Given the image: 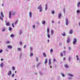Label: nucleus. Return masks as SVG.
Masks as SVG:
<instances>
[{
	"label": "nucleus",
	"mask_w": 80,
	"mask_h": 80,
	"mask_svg": "<svg viewBox=\"0 0 80 80\" xmlns=\"http://www.w3.org/2000/svg\"><path fill=\"white\" fill-rule=\"evenodd\" d=\"M50 31V30L49 29V28H47V32L48 33V38H50V35H49V32Z\"/></svg>",
	"instance_id": "f257e3e1"
},
{
	"label": "nucleus",
	"mask_w": 80,
	"mask_h": 80,
	"mask_svg": "<svg viewBox=\"0 0 80 80\" xmlns=\"http://www.w3.org/2000/svg\"><path fill=\"white\" fill-rule=\"evenodd\" d=\"M77 42V39L76 38H74V39L73 41V44H75V43Z\"/></svg>",
	"instance_id": "f03ea898"
},
{
	"label": "nucleus",
	"mask_w": 80,
	"mask_h": 80,
	"mask_svg": "<svg viewBox=\"0 0 80 80\" xmlns=\"http://www.w3.org/2000/svg\"><path fill=\"white\" fill-rule=\"evenodd\" d=\"M38 9H40V12H42V8H41V5H40L38 7Z\"/></svg>",
	"instance_id": "7ed1b4c3"
},
{
	"label": "nucleus",
	"mask_w": 80,
	"mask_h": 80,
	"mask_svg": "<svg viewBox=\"0 0 80 80\" xmlns=\"http://www.w3.org/2000/svg\"><path fill=\"white\" fill-rule=\"evenodd\" d=\"M11 74H12V71H9V72H8V75L10 76Z\"/></svg>",
	"instance_id": "20e7f679"
},
{
	"label": "nucleus",
	"mask_w": 80,
	"mask_h": 80,
	"mask_svg": "<svg viewBox=\"0 0 80 80\" xmlns=\"http://www.w3.org/2000/svg\"><path fill=\"white\" fill-rule=\"evenodd\" d=\"M12 12H9V18H11V13H12Z\"/></svg>",
	"instance_id": "39448f33"
},
{
	"label": "nucleus",
	"mask_w": 80,
	"mask_h": 80,
	"mask_svg": "<svg viewBox=\"0 0 80 80\" xmlns=\"http://www.w3.org/2000/svg\"><path fill=\"white\" fill-rule=\"evenodd\" d=\"M1 17H2V18L4 17V16H3V12H1Z\"/></svg>",
	"instance_id": "423d86ee"
},
{
	"label": "nucleus",
	"mask_w": 80,
	"mask_h": 80,
	"mask_svg": "<svg viewBox=\"0 0 80 80\" xmlns=\"http://www.w3.org/2000/svg\"><path fill=\"white\" fill-rule=\"evenodd\" d=\"M69 33L70 34H72V33H73V31L71 29L70 31H69Z\"/></svg>",
	"instance_id": "0eeeda50"
},
{
	"label": "nucleus",
	"mask_w": 80,
	"mask_h": 80,
	"mask_svg": "<svg viewBox=\"0 0 80 80\" xmlns=\"http://www.w3.org/2000/svg\"><path fill=\"white\" fill-rule=\"evenodd\" d=\"M64 67L65 68H68V66L66 64L64 65Z\"/></svg>",
	"instance_id": "6e6552de"
},
{
	"label": "nucleus",
	"mask_w": 80,
	"mask_h": 80,
	"mask_svg": "<svg viewBox=\"0 0 80 80\" xmlns=\"http://www.w3.org/2000/svg\"><path fill=\"white\" fill-rule=\"evenodd\" d=\"M51 59H49V63L48 64L49 65H51Z\"/></svg>",
	"instance_id": "1a4fd4ad"
},
{
	"label": "nucleus",
	"mask_w": 80,
	"mask_h": 80,
	"mask_svg": "<svg viewBox=\"0 0 80 80\" xmlns=\"http://www.w3.org/2000/svg\"><path fill=\"white\" fill-rule=\"evenodd\" d=\"M6 24L7 26H9L10 25V23L9 22H6Z\"/></svg>",
	"instance_id": "9d476101"
},
{
	"label": "nucleus",
	"mask_w": 80,
	"mask_h": 80,
	"mask_svg": "<svg viewBox=\"0 0 80 80\" xmlns=\"http://www.w3.org/2000/svg\"><path fill=\"white\" fill-rule=\"evenodd\" d=\"M8 48H12V46L10 45L8 46Z\"/></svg>",
	"instance_id": "9b49d317"
},
{
	"label": "nucleus",
	"mask_w": 80,
	"mask_h": 80,
	"mask_svg": "<svg viewBox=\"0 0 80 80\" xmlns=\"http://www.w3.org/2000/svg\"><path fill=\"white\" fill-rule=\"evenodd\" d=\"M58 17H59V18H60L61 17H62V14L61 13H59L58 14Z\"/></svg>",
	"instance_id": "f8f14e48"
},
{
	"label": "nucleus",
	"mask_w": 80,
	"mask_h": 80,
	"mask_svg": "<svg viewBox=\"0 0 80 80\" xmlns=\"http://www.w3.org/2000/svg\"><path fill=\"white\" fill-rule=\"evenodd\" d=\"M66 25H68V20H67V21H66Z\"/></svg>",
	"instance_id": "ddd939ff"
},
{
	"label": "nucleus",
	"mask_w": 80,
	"mask_h": 80,
	"mask_svg": "<svg viewBox=\"0 0 80 80\" xmlns=\"http://www.w3.org/2000/svg\"><path fill=\"white\" fill-rule=\"evenodd\" d=\"M42 24H43L44 25L45 24V21H42Z\"/></svg>",
	"instance_id": "4468645a"
},
{
	"label": "nucleus",
	"mask_w": 80,
	"mask_h": 80,
	"mask_svg": "<svg viewBox=\"0 0 80 80\" xmlns=\"http://www.w3.org/2000/svg\"><path fill=\"white\" fill-rule=\"evenodd\" d=\"M29 17H32V12H30L29 13Z\"/></svg>",
	"instance_id": "2eb2a0df"
},
{
	"label": "nucleus",
	"mask_w": 80,
	"mask_h": 80,
	"mask_svg": "<svg viewBox=\"0 0 80 80\" xmlns=\"http://www.w3.org/2000/svg\"><path fill=\"white\" fill-rule=\"evenodd\" d=\"M67 43H69L70 42V38H68V39L67 40Z\"/></svg>",
	"instance_id": "dca6fc26"
},
{
	"label": "nucleus",
	"mask_w": 80,
	"mask_h": 80,
	"mask_svg": "<svg viewBox=\"0 0 80 80\" xmlns=\"http://www.w3.org/2000/svg\"><path fill=\"white\" fill-rule=\"evenodd\" d=\"M43 56H44L45 57H47V55H46V54H45V53H43Z\"/></svg>",
	"instance_id": "f3484780"
},
{
	"label": "nucleus",
	"mask_w": 80,
	"mask_h": 80,
	"mask_svg": "<svg viewBox=\"0 0 80 80\" xmlns=\"http://www.w3.org/2000/svg\"><path fill=\"white\" fill-rule=\"evenodd\" d=\"M47 61H48L47 59H46L45 60V62H44V63H45V64H46V63H47Z\"/></svg>",
	"instance_id": "a211bd4d"
},
{
	"label": "nucleus",
	"mask_w": 80,
	"mask_h": 80,
	"mask_svg": "<svg viewBox=\"0 0 80 80\" xmlns=\"http://www.w3.org/2000/svg\"><path fill=\"white\" fill-rule=\"evenodd\" d=\"M18 50L19 51H21L22 49L20 48H18Z\"/></svg>",
	"instance_id": "6ab92c4d"
},
{
	"label": "nucleus",
	"mask_w": 80,
	"mask_h": 80,
	"mask_svg": "<svg viewBox=\"0 0 80 80\" xmlns=\"http://www.w3.org/2000/svg\"><path fill=\"white\" fill-rule=\"evenodd\" d=\"M51 13L52 14H54V13H55V12H54V11H51Z\"/></svg>",
	"instance_id": "aec40b11"
},
{
	"label": "nucleus",
	"mask_w": 80,
	"mask_h": 80,
	"mask_svg": "<svg viewBox=\"0 0 80 80\" xmlns=\"http://www.w3.org/2000/svg\"><path fill=\"white\" fill-rule=\"evenodd\" d=\"M80 5V2H78L77 4V6L78 7H79V5Z\"/></svg>",
	"instance_id": "412c9836"
},
{
	"label": "nucleus",
	"mask_w": 80,
	"mask_h": 80,
	"mask_svg": "<svg viewBox=\"0 0 80 80\" xmlns=\"http://www.w3.org/2000/svg\"><path fill=\"white\" fill-rule=\"evenodd\" d=\"M68 75H69L70 77H73V75L71 74H68Z\"/></svg>",
	"instance_id": "4be33fe9"
},
{
	"label": "nucleus",
	"mask_w": 80,
	"mask_h": 80,
	"mask_svg": "<svg viewBox=\"0 0 80 80\" xmlns=\"http://www.w3.org/2000/svg\"><path fill=\"white\" fill-rule=\"evenodd\" d=\"M80 11L79 10H77V13H80Z\"/></svg>",
	"instance_id": "5701e85b"
},
{
	"label": "nucleus",
	"mask_w": 80,
	"mask_h": 80,
	"mask_svg": "<svg viewBox=\"0 0 80 80\" xmlns=\"http://www.w3.org/2000/svg\"><path fill=\"white\" fill-rule=\"evenodd\" d=\"M33 53H31L30 55V57H32L33 56Z\"/></svg>",
	"instance_id": "b1692460"
},
{
	"label": "nucleus",
	"mask_w": 80,
	"mask_h": 80,
	"mask_svg": "<svg viewBox=\"0 0 80 80\" xmlns=\"http://www.w3.org/2000/svg\"><path fill=\"white\" fill-rule=\"evenodd\" d=\"M63 52V54H64V55H65V53H66V52H65V51H64Z\"/></svg>",
	"instance_id": "393cba45"
},
{
	"label": "nucleus",
	"mask_w": 80,
	"mask_h": 80,
	"mask_svg": "<svg viewBox=\"0 0 80 80\" xmlns=\"http://www.w3.org/2000/svg\"><path fill=\"white\" fill-rule=\"evenodd\" d=\"M14 37V35L13 34H11L10 35V37Z\"/></svg>",
	"instance_id": "a878e982"
},
{
	"label": "nucleus",
	"mask_w": 80,
	"mask_h": 80,
	"mask_svg": "<svg viewBox=\"0 0 80 80\" xmlns=\"http://www.w3.org/2000/svg\"><path fill=\"white\" fill-rule=\"evenodd\" d=\"M12 69H13V70H15V68L14 67H13L12 68Z\"/></svg>",
	"instance_id": "bb28decb"
},
{
	"label": "nucleus",
	"mask_w": 80,
	"mask_h": 80,
	"mask_svg": "<svg viewBox=\"0 0 80 80\" xmlns=\"http://www.w3.org/2000/svg\"><path fill=\"white\" fill-rule=\"evenodd\" d=\"M76 58H77V60H78V56H77V55H76Z\"/></svg>",
	"instance_id": "cd10ccee"
},
{
	"label": "nucleus",
	"mask_w": 80,
	"mask_h": 80,
	"mask_svg": "<svg viewBox=\"0 0 80 80\" xmlns=\"http://www.w3.org/2000/svg\"><path fill=\"white\" fill-rule=\"evenodd\" d=\"M3 63H1L0 64V66L1 67H3Z\"/></svg>",
	"instance_id": "c85d7f7f"
},
{
	"label": "nucleus",
	"mask_w": 80,
	"mask_h": 80,
	"mask_svg": "<svg viewBox=\"0 0 80 80\" xmlns=\"http://www.w3.org/2000/svg\"><path fill=\"white\" fill-rule=\"evenodd\" d=\"M60 55L61 56V57H63V53H61L60 54Z\"/></svg>",
	"instance_id": "c756f323"
},
{
	"label": "nucleus",
	"mask_w": 80,
	"mask_h": 80,
	"mask_svg": "<svg viewBox=\"0 0 80 80\" xmlns=\"http://www.w3.org/2000/svg\"><path fill=\"white\" fill-rule=\"evenodd\" d=\"M50 51L51 53H52V52H53V49H51Z\"/></svg>",
	"instance_id": "7c9ffc66"
},
{
	"label": "nucleus",
	"mask_w": 80,
	"mask_h": 80,
	"mask_svg": "<svg viewBox=\"0 0 80 80\" xmlns=\"http://www.w3.org/2000/svg\"><path fill=\"white\" fill-rule=\"evenodd\" d=\"M62 35L63 36H65V33L64 32L63 34H62Z\"/></svg>",
	"instance_id": "2f4dec72"
},
{
	"label": "nucleus",
	"mask_w": 80,
	"mask_h": 80,
	"mask_svg": "<svg viewBox=\"0 0 80 80\" xmlns=\"http://www.w3.org/2000/svg\"><path fill=\"white\" fill-rule=\"evenodd\" d=\"M17 23H18V21H16L15 23V25H16Z\"/></svg>",
	"instance_id": "473e14b6"
},
{
	"label": "nucleus",
	"mask_w": 80,
	"mask_h": 80,
	"mask_svg": "<svg viewBox=\"0 0 80 80\" xmlns=\"http://www.w3.org/2000/svg\"><path fill=\"white\" fill-rule=\"evenodd\" d=\"M22 31H20L19 32V34H20V35H21V34H22Z\"/></svg>",
	"instance_id": "72a5a7b5"
},
{
	"label": "nucleus",
	"mask_w": 80,
	"mask_h": 80,
	"mask_svg": "<svg viewBox=\"0 0 80 80\" xmlns=\"http://www.w3.org/2000/svg\"><path fill=\"white\" fill-rule=\"evenodd\" d=\"M10 43V42H9V41H8L6 43L7 44H8V43Z\"/></svg>",
	"instance_id": "f704fd0d"
},
{
	"label": "nucleus",
	"mask_w": 80,
	"mask_h": 80,
	"mask_svg": "<svg viewBox=\"0 0 80 80\" xmlns=\"http://www.w3.org/2000/svg\"><path fill=\"white\" fill-rule=\"evenodd\" d=\"M61 75H62V77H64L65 76V75H64V74H63V73H61Z\"/></svg>",
	"instance_id": "c9c22d12"
},
{
	"label": "nucleus",
	"mask_w": 80,
	"mask_h": 80,
	"mask_svg": "<svg viewBox=\"0 0 80 80\" xmlns=\"http://www.w3.org/2000/svg\"><path fill=\"white\" fill-rule=\"evenodd\" d=\"M20 44L21 45H22V41H21L20 42Z\"/></svg>",
	"instance_id": "e433bc0d"
},
{
	"label": "nucleus",
	"mask_w": 80,
	"mask_h": 80,
	"mask_svg": "<svg viewBox=\"0 0 80 80\" xmlns=\"http://www.w3.org/2000/svg\"><path fill=\"white\" fill-rule=\"evenodd\" d=\"M15 14V12H13V13H12V15H14Z\"/></svg>",
	"instance_id": "4c0bfd02"
},
{
	"label": "nucleus",
	"mask_w": 80,
	"mask_h": 80,
	"mask_svg": "<svg viewBox=\"0 0 80 80\" xmlns=\"http://www.w3.org/2000/svg\"><path fill=\"white\" fill-rule=\"evenodd\" d=\"M3 51L2 50H0V53H2Z\"/></svg>",
	"instance_id": "58836bf2"
},
{
	"label": "nucleus",
	"mask_w": 80,
	"mask_h": 80,
	"mask_svg": "<svg viewBox=\"0 0 80 80\" xmlns=\"http://www.w3.org/2000/svg\"><path fill=\"white\" fill-rule=\"evenodd\" d=\"M30 50H33V48L32 47H31L30 48Z\"/></svg>",
	"instance_id": "ea45409f"
},
{
	"label": "nucleus",
	"mask_w": 80,
	"mask_h": 80,
	"mask_svg": "<svg viewBox=\"0 0 80 80\" xmlns=\"http://www.w3.org/2000/svg\"><path fill=\"white\" fill-rule=\"evenodd\" d=\"M2 31L3 32H4V31H5V28L3 29L2 30Z\"/></svg>",
	"instance_id": "a19ab883"
},
{
	"label": "nucleus",
	"mask_w": 80,
	"mask_h": 80,
	"mask_svg": "<svg viewBox=\"0 0 80 80\" xmlns=\"http://www.w3.org/2000/svg\"><path fill=\"white\" fill-rule=\"evenodd\" d=\"M66 58H63V60L64 61H65V60H66Z\"/></svg>",
	"instance_id": "79ce46f5"
},
{
	"label": "nucleus",
	"mask_w": 80,
	"mask_h": 80,
	"mask_svg": "<svg viewBox=\"0 0 80 80\" xmlns=\"http://www.w3.org/2000/svg\"><path fill=\"white\" fill-rule=\"evenodd\" d=\"M12 26L13 27H15L14 26L13 23L12 24Z\"/></svg>",
	"instance_id": "37998d69"
},
{
	"label": "nucleus",
	"mask_w": 80,
	"mask_h": 80,
	"mask_svg": "<svg viewBox=\"0 0 80 80\" xmlns=\"http://www.w3.org/2000/svg\"><path fill=\"white\" fill-rule=\"evenodd\" d=\"M51 33H52V34H53V31H51Z\"/></svg>",
	"instance_id": "c03bdc74"
},
{
	"label": "nucleus",
	"mask_w": 80,
	"mask_h": 80,
	"mask_svg": "<svg viewBox=\"0 0 80 80\" xmlns=\"http://www.w3.org/2000/svg\"><path fill=\"white\" fill-rule=\"evenodd\" d=\"M0 19H1V20H3V18H1L0 16Z\"/></svg>",
	"instance_id": "a18cd8bd"
},
{
	"label": "nucleus",
	"mask_w": 80,
	"mask_h": 80,
	"mask_svg": "<svg viewBox=\"0 0 80 80\" xmlns=\"http://www.w3.org/2000/svg\"><path fill=\"white\" fill-rule=\"evenodd\" d=\"M26 48V45H24V48Z\"/></svg>",
	"instance_id": "49530a36"
},
{
	"label": "nucleus",
	"mask_w": 80,
	"mask_h": 80,
	"mask_svg": "<svg viewBox=\"0 0 80 80\" xmlns=\"http://www.w3.org/2000/svg\"><path fill=\"white\" fill-rule=\"evenodd\" d=\"M9 30L10 31V30H12V28H9Z\"/></svg>",
	"instance_id": "de8ad7c7"
},
{
	"label": "nucleus",
	"mask_w": 80,
	"mask_h": 80,
	"mask_svg": "<svg viewBox=\"0 0 80 80\" xmlns=\"http://www.w3.org/2000/svg\"><path fill=\"white\" fill-rule=\"evenodd\" d=\"M35 26L34 25H33L32 26V27L33 28H35Z\"/></svg>",
	"instance_id": "09e8293b"
},
{
	"label": "nucleus",
	"mask_w": 80,
	"mask_h": 80,
	"mask_svg": "<svg viewBox=\"0 0 80 80\" xmlns=\"http://www.w3.org/2000/svg\"><path fill=\"white\" fill-rule=\"evenodd\" d=\"M68 60H69V61H70V57L69 58Z\"/></svg>",
	"instance_id": "8fccbe9b"
},
{
	"label": "nucleus",
	"mask_w": 80,
	"mask_h": 80,
	"mask_svg": "<svg viewBox=\"0 0 80 80\" xmlns=\"http://www.w3.org/2000/svg\"><path fill=\"white\" fill-rule=\"evenodd\" d=\"M12 77H14V74H12Z\"/></svg>",
	"instance_id": "3c124183"
},
{
	"label": "nucleus",
	"mask_w": 80,
	"mask_h": 80,
	"mask_svg": "<svg viewBox=\"0 0 80 80\" xmlns=\"http://www.w3.org/2000/svg\"><path fill=\"white\" fill-rule=\"evenodd\" d=\"M53 61L54 62H55V61H56V60L55 59H53Z\"/></svg>",
	"instance_id": "603ef678"
},
{
	"label": "nucleus",
	"mask_w": 80,
	"mask_h": 80,
	"mask_svg": "<svg viewBox=\"0 0 80 80\" xmlns=\"http://www.w3.org/2000/svg\"><path fill=\"white\" fill-rule=\"evenodd\" d=\"M45 10H47V7H46Z\"/></svg>",
	"instance_id": "864d4df0"
},
{
	"label": "nucleus",
	"mask_w": 80,
	"mask_h": 80,
	"mask_svg": "<svg viewBox=\"0 0 80 80\" xmlns=\"http://www.w3.org/2000/svg\"><path fill=\"white\" fill-rule=\"evenodd\" d=\"M36 61L38 62V58H36Z\"/></svg>",
	"instance_id": "5fc2aeb1"
},
{
	"label": "nucleus",
	"mask_w": 80,
	"mask_h": 80,
	"mask_svg": "<svg viewBox=\"0 0 80 80\" xmlns=\"http://www.w3.org/2000/svg\"><path fill=\"white\" fill-rule=\"evenodd\" d=\"M52 23H54V21H52Z\"/></svg>",
	"instance_id": "6e6d98bb"
},
{
	"label": "nucleus",
	"mask_w": 80,
	"mask_h": 80,
	"mask_svg": "<svg viewBox=\"0 0 80 80\" xmlns=\"http://www.w3.org/2000/svg\"><path fill=\"white\" fill-rule=\"evenodd\" d=\"M45 7H47V4H46Z\"/></svg>",
	"instance_id": "4d7b16f0"
},
{
	"label": "nucleus",
	"mask_w": 80,
	"mask_h": 80,
	"mask_svg": "<svg viewBox=\"0 0 80 80\" xmlns=\"http://www.w3.org/2000/svg\"><path fill=\"white\" fill-rule=\"evenodd\" d=\"M1 61H3V59H1Z\"/></svg>",
	"instance_id": "13d9d810"
},
{
	"label": "nucleus",
	"mask_w": 80,
	"mask_h": 80,
	"mask_svg": "<svg viewBox=\"0 0 80 80\" xmlns=\"http://www.w3.org/2000/svg\"><path fill=\"white\" fill-rule=\"evenodd\" d=\"M50 68H52V66H50Z\"/></svg>",
	"instance_id": "bf43d9fd"
},
{
	"label": "nucleus",
	"mask_w": 80,
	"mask_h": 80,
	"mask_svg": "<svg viewBox=\"0 0 80 80\" xmlns=\"http://www.w3.org/2000/svg\"><path fill=\"white\" fill-rule=\"evenodd\" d=\"M69 50H70V47H69Z\"/></svg>",
	"instance_id": "052dcab7"
},
{
	"label": "nucleus",
	"mask_w": 80,
	"mask_h": 80,
	"mask_svg": "<svg viewBox=\"0 0 80 80\" xmlns=\"http://www.w3.org/2000/svg\"><path fill=\"white\" fill-rule=\"evenodd\" d=\"M48 42H49V40H48Z\"/></svg>",
	"instance_id": "680f3d73"
},
{
	"label": "nucleus",
	"mask_w": 80,
	"mask_h": 80,
	"mask_svg": "<svg viewBox=\"0 0 80 80\" xmlns=\"http://www.w3.org/2000/svg\"><path fill=\"white\" fill-rule=\"evenodd\" d=\"M62 45V44H59V45Z\"/></svg>",
	"instance_id": "e2e57ef3"
},
{
	"label": "nucleus",
	"mask_w": 80,
	"mask_h": 80,
	"mask_svg": "<svg viewBox=\"0 0 80 80\" xmlns=\"http://www.w3.org/2000/svg\"><path fill=\"white\" fill-rule=\"evenodd\" d=\"M15 73H17V71H15Z\"/></svg>",
	"instance_id": "0e129e2a"
},
{
	"label": "nucleus",
	"mask_w": 80,
	"mask_h": 80,
	"mask_svg": "<svg viewBox=\"0 0 80 80\" xmlns=\"http://www.w3.org/2000/svg\"><path fill=\"white\" fill-rule=\"evenodd\" d=\"M2 6H3V4H2Z\"/></svg>",
	"instance_id": "69168bd1"
},
{
	"label": "nucleus",
	"mask_w": 80,
	"mask_h": 80,
	"mask_svg": "<svg viewBox=\"0 0 80 80\" xmlns=\"http://www.w3.org/2000/svg\"><path fill=\"white\" fill-rule=\"evenodd\" d=\"M64 49H65V47H64Z\"/></svg>",
	"instance_id": "338daca9"
},
{
	"label": "nucleus",
	"mask_w": 80,
	"mask_h": 80,
	"mask_svg": "<svg viewBox=\"0 0 80 80\" xmlns=\"http://www.w3.org/2000/svg\"><path fill=\"white\" fill-rule=\"evenodd\" d=\"M14 80H17V79H15Z\"/></svg>",
	"instance_id": "774afa93"
}]
</instances>
